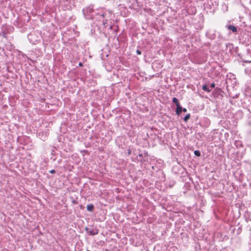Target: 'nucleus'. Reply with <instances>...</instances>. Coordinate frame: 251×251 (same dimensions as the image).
<instances>
[{"label":"nucleus","instance_id":"nucleus-2","mask_svg":"<svg viewBox=\"0 0 251 251\" xmlns=\"http://www.w3.org/2000/svg\"><path fill=\"white\" fill-rule=\"evenodd\" d=\"M228 29L232 30L233 32H236L237 31V28L233 25H229L228 26Z\"/></svg>","mask_w":251,"mask_h":251},{"label":"nucleus","instance_id":"nucleus-10","mask_svg":"<svg viewBox=\"0 0 251 251\" xmlns=\"http://www.w3.org/2000/svg\"><path fill=\"white\" fill-rule=\"evenodd\" d=\"M50 173L51 174H54L55 173V171L54 170H51L50 171Z\"/></svg>","mask_w":251,"mask_h":251},{"label":"nucleus","instance_id":"nucleus-4","mask_svg":"<svg viewBox=\"0 0 251 251\" xmlns=\"http://www.w3.org/2000/svg\"><path fill=\"white\" fill-rule=\"evenodd\" d=\"M202 89H203L204 91H206V92H208V93H209V92L211 91V90H210V89H209L207 87L206 85H203L202 86Z\"/></svg>","mask_w":251,"mask_h":251},{"label":"nucleus","instance_id":"nucleus-9","mask_svg":"<svg viewBox=\"0 0 251 251\" xmlns=\"http://www.w3.org/2000/svg\"><path fill=\"white\" fill-rule=\"evenodd\" d=\"M211 88H214L215 86V84L214 83H212L210 85Z\"/></svg>","mask_w":251,"mask_h":251},{"label":"nucleus","instance_id":"nucleus-3","mask_svg":"<svg viewBox=\"0 0 251 251\" xmlns=\"http://www.w3.org/2000/svg\"><path fill=\"white\" fill-rule=\"evenodd\" d=\"M94 205L93 204H89L87 206V209L89 211H92L94 209Z\"/></svg>","mask_w":251,"mask_h":251},{"label":"nucleus","instance_id":"nucleus-12","mask_svg":"<svg viewBox=\"0 0 251 251\" xmlns=\"http://www.w3.org/2000/svg\"><path fill=\"white\" fill-rule=\"evenodd\" d=\"M79 66H80V67H82L83 66V64L81 62H79V64H78Z\"/></svg>","mask_w":251,"mask_h":251},{"label":"nucleus","instance_id":"nucleus-6","mask_svg":"<svg viewBox=\"0 0 251 251\" xmlns=\"http://www.w3.org/2000/svg\"><path fill=\"white\" fill-rule=\"evenodd\" d=\"M190 114H187L185 117L184 118V121L185 122H187L189 119H190Z\"/></svg>","mask_w":251,"mask_h":251},{"label":"nucleus","instance_id":"nucleus-5","mask_svg":"<svg viewBox=\"0 0 251 251\" xmlns=\"http://www.w3.org/2000/svg\"><path fill=\"white\" fill-rule=\"evenodd\" d=\"M173 102L176 104V105H180V103H179L178 100L176 98H174L173 99Z\"/></svg>","mask_w":251,"mask_h":251},{"label":"nucleus","instance_id":"nucleus-11","mask_svg":"<svg viewBox=\"0 0 251 251\" xmlns=\"http://www.w3.org/2000/svg\"><path fill=\"white\" fill-rule=\"evenodd\" d=\"M182 111H183L184 112H186L187 111V109L185 108H182Z\"/></svg>","mask_w":251,"mask_h":251},{"label":"nucleus","instance_id":"nucleus-8","mask_svg":"<svg viewBox=\"0 0 251 251\" xmlns=\"http://www.w3.org/2000/svg\"><path fill=\"white\" fill-rule=\"evenodd\" d=\"M136 53L137 54L140 55L141 54V51L138 50H136Z\"/></svg>","mask_w":251,"mask_h":251},{"label":"nucleus","instance_id":"nucleus-1","mask_svg":"<svg viewBox=\"0 0 251 251\" xmlns=\"http://www.w3.org/2000/svg\"><path fill=\"white\" fill-rule=\"evenodd\" d=\"M176 107H176V114L177 115H180V113L182 112V108L180 105H177Z\"/></svg>","mask_w":251,"mask_h":251},{"label":"nucleus","instance_id":"nucleus-7","mask_svg":"<svg viewBox=\"0 0 251 251\" xmlns=\"http://www.w3.org/2000/svg\"><path fill=\"white\" fill-rule=\"evenodd\" d=\"M194 154L197 156H200L201 155V153L199 151H194Z\"/></svg>","mask_w":251,"mask_h":251}]
</instances>
